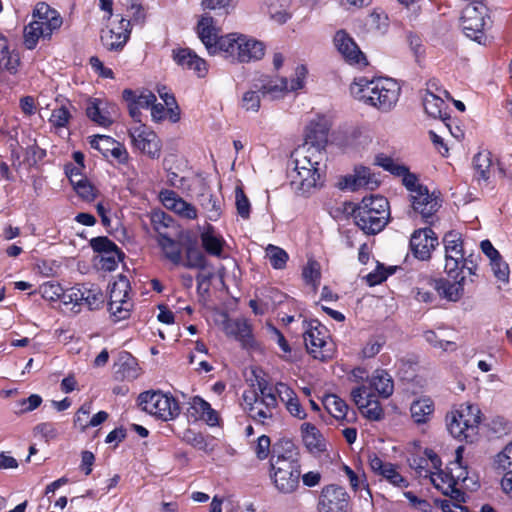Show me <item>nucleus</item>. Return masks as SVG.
Returning <instances> with one entry per match:
<instances>
[{"label":"nucleus","mask_w":512,"mask_h":512,"mask_svg":"<svg viewBox=\"0 0 512 512\" xmlns=\"http://www.w3.org/2000/svg\"><path fill=\"white\" fill-rule=\"evenodd\" d=\"M138 405L143 411L162 421L173 420L181 412L179 402L170 393H164L160 390H149L140 393Z\"/></svg>","instance_id":"9d476101"},{"label":"nucleus","mask_w":512,"mask_h":512,"mask_svg":"<svg viewBox=\"0 0 512 512\" xmlns=\"http://www.w3.org/2000/svg\"><path fill=\"white\" fill-rule=\"evenodd\" d=\"M177 237H171L164 240H158L157 244L163 253V256L174 266H180L182 263L184 242Z\"/></svg>","instance_id":"ea45409f"},{"label":"nucleus","mask_w":512,"mask_h":512,"mask_svg":"<svg viewBox=\"0 0 512 512\" xmlns=\"http://www.w3.org/2000/svg\"><path fill=\"white\" fill-rule=\"evenodd\" d=\"M375 164L401 178V183L408 192L410 216L420 217L421 221L428 225H433L438 220L437 213L443 203L439 190L430 191L420 182L418 174L411 172L407 166L399 162H375Z\"/></svg>","instance_id":"7ed1b4c3"},{"label":"nucleus","mask_w":512,"mask_h":512,"mask_svg":"<svg viewBox=\"0 0 512 512\" xmlns=\"http://www.w3.org/2000/svg\"><path fill=\"white\" fill-rule=\"evenodd\" d=\"M39 293L46 300H61L64 304H70L66 297L68 294V288L64 289L59 283L53 281L45 282L39 287Z\"/></svg>","instance_id":"49530a36"},{"label":"nucleus","mask_w":512,"mask_h":512,"mask_svg":"<svg viewBox=\"0 0 512 512\" xmlns=\"http://www.w3.org/2000/svg\"><path fill=\"white\" fill-rule=\"evenodd\" d=\"M482 412L478 405L461 403L446 415L447 429L457 440L473 443L479 434Z\"/></svg>","instance_id":"1a4fd4ad"},{"label":"nucleus","mask_w":512,"mask_h":512,"mask_svg":"<svg viewBox=\"0 0 512 512\" xmlns=\"http://www.w3.org/2000/svg\"><path fill=\"white\" fill-rule=\"evenodd\" d=\"M291 163L293 164L289 172L291 185L300 195L307 197L324 186L325 172L320 169V162Z\"/></svg>","instance_id":"9b49d317"},{"label":"nucleus","mask_w":512,"mask_h":512,"mask_svg":"<svg viewBox=\"0 0 512 512\" xmlns=\"http://www.w3.org/2000/svg\"><path fill=\"white\" fill-rule=\"evenodd\" d=\"M116 105L105 99L91 97L87 100L85 113L94 123L102 127H109L113 123V114Z\"/></svg>","instance_id":"a878e982"},{"label":"nucleus","mask_w":512,"mask_h":512,"mask_svg":"<svg viewBox=\"0 0 512 512\" xmlns=\"http://www.w3.org/2000/svg\"><path fill=\"white\" fill-rule=\"evenodd\" d=\"M33 432L46 443L56 440L59 436L57 425L53 422H41L34 427Z\"/></svg>","instance_id":"6e6d98bb"},{"label":"nucleus","mask_w":512,"mask_h":512,"mask_svg":"<svg viewBox=\"0 0 512 512\" xmlns=\"http://www.w3.org/2000/svg\"><path fill=\"white\" fill-rule=\"evenodd\" d=\"M425 339L431 346L443 351H455L457 349L455 342L440 339L434 331H427Z\"/></svg>","instance_id":"0e129e2a"},{"label":"nucleus","mask_w":512,"mask_h":512,"mask_svg":"<svg viewBox=\"0 0 512 512\" xmlns=\"http://www.w3.org/2000/svg\"><path fill=\"white\" fill-rule=\"evenodd\" d=\"M172 57L177 65L194 71L198 77H205L208 72L206 61L190 48L173 49Z\"/></svg>","instance_id":"c756f323"},{"label":"nucleus","mask_w":512,"mask_h":512,"mask_svg":"<svg viewBox=\"0 0 512 512\" xmlns=\"http://www.w3.org/2000/svg\"><path fill=\"white\" fill-rule=\"evenodd\" d=\"M490 266L493 271V275L498 281L502 283L509 282L510 268L502 256L493 261H490Z\"/></svg>","instance_id":"13d9d810"},{"label":"nucleus","mask_w":512,"mask_h":512,"mask_svg":"<svg viewBox=\"0 0 512 512\" xmlns=\"http://www.w3.org/2000/svg\"><path fill=\"white\" fill-rule=\"evenodd\" d=\"M235 198L238 215L243 219H248L250 217V202L242 188H236Z\"/></svg>","instance_id":"e2e57ef3"},{"label":"nucleus","mask_w":512,"mask_h":512,"mask_svg":"<svg viewBox=\"0 0 512 512\" xmlns=\"http://www.w3.org/2000/svg\"><path fill=\"white\" fill-rule=\"evenodd\" d=\"M307 352L315 359L327 361L333 356L332 343L329 342L330 335L325 326L318 320H311L303 334Z\"/></svg>","instance_id":"f8f14e48"},{"label":"nucleus","mask_w":512,"mask_h":512,"mask_svg":"<svg viewBox=\"0 0 512 512\" xmlns=\"http://www.w3.org/2000/svg\"><path fill=\"white\" fill-rule=\"evenodd\" d=\"M350 92L363 104L380 112H390L399 100L401 86L389 77L368 79L362 76L354 79L350 85Z\"/></svg>","instance_id":"423d86ee"},{"label":"nucleus","mask_w":512,"mask_h":512,"mask_svg":"<svg viewBox=\"0 0 512 512\" xmlns=\"http://www.w3.org/2000/svg\"><path fill=\"white\" fill-rule=\"evenodd\" d=\"M133 303L130 298H126L119 302L114 308H109V312L115 317L116 321L125 320L129 318Z\"/></svg>","instance_id":"338daca9"},{"label":"nucleus","mask_w":512,"mask_h":512,"mask_svg":"<svg viewBox=\"0 0 512 512\" xmlns=\"http://www.w3.org/2000/svg\"><path fill=\"white\" fill-rule=\"evenodd\" d=\"M486 17L487 7L485 4H467L461 16V27L464 34L478 43L486 40Z\"/></svg>","instance_id":"ddd939ff"},{"label":"nucleus","mask_w":512,"mask_h":512,"mask_svg":"<svg viewBox=\"0 0 512 512\" xmlns=\"http://www.w3.org/2000/svg\"><path fill=\"white\" fill-rule=\"evenodd\" d=\"M330 128L331 122L325 115H317L311 119L305 128L304 143L296 149V152L299 150H306L307 152L313 150L321 153L328 143Z\"/></svg>","instance_id":"4468645a"},{"label":"nucleus","mask_w":512,"mask_h":512,"mask_svg":"<svg viewBox=\"0 0 512 512\" xmlns=\"http://www.w3.org/2000/svg\"><path fill=\"white\" fill-rule=\"evenodd\" d=\"M302 277L304 282L316 292L321 280L320 264L316 260H308L307 264L303 267Z\"/></svg>","instance_id":"09e8293b"},{"label":"nucleus","mask_w":512,"mask_h":512,"mask_svg":"<svg viewBox=\"0 0 512 512\" xmlns=\"http://www.w3.org/2000/svg\"><path fill=\"white\" fill-rule=\"evenodd\" d=\"M131 30V20L122 17L118 26L102 31L101 43L108 51L121 52L130 39Z\"/></svg>","instance_id":"4be33fe9"},{"label":"nucleus","mask_w":512,"mask_h":512,"mask_svg":"<svg viewBox=\"0 0 512 512\" xmlns=\"http://www.w3.org/2000/svg\"><path fill=\"white\" fill-rule=\"evenodd\" d=\"M201 245L204 251L215 257H222L225 240L222 236H216L209 229L203 232L200 236Z\"/></svg>","instance_id":"a18cd8bd"},{"label":"nucleus","mask_w":512,"mask_h":512,"mask_svg":"<svg viewBox=\"0 0 512 512\" xmlns=\"http://www.w3.org/2000/svg\"><path fill=\"white\" fill-rule=\"evenodd\" d=\"M360 387L369 389L371 395H377L382 398H389L394 391V381L391 375L384 369H377L367 381Z\"/></svg>","instance_id":"2f4dec72"},{"label":"nucleus","mask_w":512,"mask_h":512,"mask_svg":"<svg viewBox=\"0 0 512 512\" xmlns=\"http://www.w3.org/2000/svg\"><path fill=\"white\" fill-rule=\"evenodd\" d=\"M463 451L464 447L459 446L456 449V459L442 469L440 457L432 449L425 450V455L429 457L432 468L435 469L434 475L431 476V483L443 495L458 502L465 501L464 490L470 488L467 484L468 468L462 465Z\"/></svg>","instance_id":"39448f33"},{"label":"nucleus","mask_w":512,"mask_h":512,"mask_svg":"<svg viewBox=\"0 0 512 512\" xmlns=\"http://www.w3.org/2000/svg\"><path fill=\"white\" fill-rule=\"evenodd\" d=\"M186 405V416L189 420L194 422L203 421L211 427L219 425L220 416L218 412L202 397L193 396L189 398Z\"/></svg>","instance_id":"b1692460"},{"label":"nucleus","mask_w":512,"mask_h":512,"mask_svg":"<svg viewBox=\"0 0 512 512\" xmlns=\"http://www.w3.org/2000/svg\"><path fill=\"white\" fill-rule=\"evenodd\" d=\"M89 244L94 252L103 255L116 254V256H119L121 253V249L107 236L94 237Z\"/></svg>","instance_id":"8fccbe9b"},{"label":"nucleus","mask_w":512,"mask_h":512,"mask_svg":"<svg viewBox=\"0 0 512 512\" xmlns=\"http://www.w3.org/2000/svg\"><path fill=\"white\" fill-rule=\"evenodd\" d=\"M114 375L117 380L132 381L139 376L137 359L127 351H121L114 363Z\"/></svg>","instance_id":"f704fd0d"},{"label":"nucleus","mask_w":512,"mask_h":512,"mask_svg":"<svg viewBox=\"0 0 512 512\" xmlns=\"http://www.w3.org/2000/svg\"><path fill=\"white\" fill-rule=\"evenodd\" d=\"M266 254L274 269L282 270L286 267L289 255L283 248L269 244L266 249Z\"/></svg>","instance_id":"3c124183"},{"label":"nucleus","mask_w":512,"mask_h":512,"mask_svg":"<svg viewBox=\"0 0 512 512\" xmlns=\"http://www.w3.org/2000/svg\"><path fill=\"white\" fill-rule=\"evenodd\" d=\"M184 248L185 258L182 257L183 266L188 269H204L207 265L205 255L199 250L196 237L192 236L189 231L184 235Z\"/></svg>","instance_id":"473e14b6"},{"label":"nucleus","mask_w":512,"mask_h":512,"mask_svg":"<svg viewBox=\"0 0 512 512\" xmlns=\"http://www.w3.org/2000/svg\"><path fill=\"white\" fill-rule=\"evenodd\" d=\"M92 408V401H86L78 408L73 418L74 428L78 429L81 432H85L88 429V423L90 420Z\"/></svg>","instance_id":"603ef678"},{"label":"nucleus","mask_w":512,"mask_h":512,"mask_svg":"<svg viewBox=\"0 0 512 512\" xmlns=\"http://www.w3.org/2000/svg\"><path fill=\"white\" fill-rule=\"evenodd\" d=\"M333 44L346 64L358 69H364L369 65L365 53L346 30L336 31Z\"/></svg>","instance_id":"2eb2a0df"},{"label":"nucleus","mask_w":512,"mask_h":512,"mask_svg":"<svg viewBox=\"0 0 512 512\" xmlns=\"http://www.w3.org/2000/svg\"><path fill=\"white\" fill-rule=\"evenodd\" d=\"M287 79L282 78L280 80V85H272L270 82L266 84H262L258 91H247L244 93L242 97V107L246 111L257 112L260 108V96L261 93L263 96L265 95H273L276 96L278 93L284 92L287 90Z\"/></svg>","instance_id":"7c9ffc66"},{"label":"nucleus","mask_w":512,"mask_h":512,"mask_svg":"<svg viewBox=\"0 0 512 512\" xmlns=\"http://www.w3.org/2000/svg\"><path fill=\"white\" fill-rule=\"evenodd\" d=\"M272 447L273 445H271L270 437L267 435H261L258 437L253 450L257 459L263 461L268 458L270 459L272 456Z\"/></svg>","instance_id":"bf43d9fd"},{"label":"nucleus","mask_w":512,"mask_h":512,"mask_svg":"<svg viewBox=\"0 0 512 512\" xmlns=\"http://www.w3.org/2000/svg\"><path fill=\"white\" fill-rule=\"evenodd\" d=\"M242 398L245 412L256 424L273 425L280 416L279 401L292 417L299 420L307 417L297 393L281 381L273 383L266 377L256 375L251 388L243 392Z\"/></svg>","instance_id":"f257e3e1"},{"label":"nucleus","mask_w":512,"mask_h":512,"mask_svg":"<svg viewBox=\"0 0 512 512\" xmlns=\"http://www.w3.org/2000/svg\"><path fill=\"white\" fill-rule=\"evenodd\" d=\"M231 333L242 348L247 350H257L260 345L254 337L252 325L246 319H236L233 322Z\"/></svg>","instance_id":"4c0bfd02"},{"label":"nucleus","mask_w":512,"mask_h":512,"mask_svg":"<svg viewBox=\"0 0 512 512\" xmlns=\"http://www.w3.org/2000/svg\"><path fill=\"white\" fill-rule=\"evenodd\" d=\"M42 397L38 394H31L28 398L17 401L16 414H24L37 409L42 403Z\"/></svg>","instance_id":"052dcab7"},{"label":"nucleus","mask_w":512,"mask_h":512,"mask_svg":"<svg viewBox=\"0 0 512 512\" xmlns=\"http://www.w3.org/2000/svg\"><path fill=\"white\" fill-rule=\"evenodd\" d=\"M423 106L425 112L432 118L443 120L449 116L447 104L438 94L425 93L423 96Z\"/></svg>","instance_id":"a19ab883"},{"label":"nucleus","mask_w":512,"mask_h":512,"mask_svg":"<svg viewBox=\"0 0 512 512\" xmlns=\"http://www.w3.org/2000/svg\"><path fill=\"white\" fill-rule=\"evenodd\" d=\"M445 248L444 270L448 277H456L460 272L459 265L465 257L464 240L461 233L449 231L443 237Z\"/></svg>","instance_id":"a211bd4d"},{"label":"nucleus","mask_w":512,"mask_h":512,"mask_svg":"<svg viewBox=\"0 0 512 512\" xmlns=\"http://www.w3.org/2000/svg\"><path fill=\"white\" fill-rule=\"evenodd\" d=\"M379 184L380 182L376 175L372 173L369 168L364 166L356 168L353 175H346L339 182L341 189L350 191H357L360 188L373 190L377 188Z\"/></svg>","instance_id":"cd10ccee"},{"label":"nucleus","mask_w":512,"mask_h":512,"mask_svg":"<svg viewBox=\"0 0 512 512\" xmlns=\"http://www.w3.org/2000/svg\"><path fill=\"white\" fill-rule=\"evenodd\" d=\"M129 284L126 281L114 282L110 289L108 309L114 308L119 302L128 298Z\"/></svg>","instance_id":"5fc2aeb1"},{"label":"nucleus","mask_w":512,"mask_h":512,"mask_svg":"<svg viewBox=\"0 0 512 512\" xmlns=\"http://www.w3.org/2000/svg\"><path fill=\"white\" fill-rule=\"evenodd\" d=\"M89 65L99 77L115 79V74L112 69L104 66L103 62L97 56H91L89 58Z\"/></svg>","instance_id":"774afa93"},{"label":"nucleus","mask_w":512,"mask_h":512,"mask_svg":"<svg viewBox=\"0 0 512 512\" xmlns=\"http://www.w3.org/2000/svg\"><path fill=\"white\" fill-rule=\"evenodd\" d=\"M199 203L211 221H217L222 214V201L210 192L199 196Z\"/></svg>","instance_id":"c03bdc74"},{"label":"nucleus","mask_w":512,"mask_h":512,"mask_svg":"<svg viewBox=\"0 0 512 512\" xmlns=\"http://www.w3.org/2000/svg\"><path fill=\"white\" fill-rule=\"evenodd\" d=\"M197 34L210 55L220 54L231 62L248 63L260 60L265 53L261 41L245 35L230 33L218 36L215 20L209 13L204 14L197 23Z\"/></svg>","instance_id":"f03ea898"},{"label":"nucleus","mask_w":512,"mask_h":512,"mask_svg":"<svg viewBox=\"0 0 512 512\" xmlns=\"http://www.w3.org/2000/svg\"><path fill=\"white\" fill-rule=\"evenodd\" d=\"M164 195L163 201L165 205H168V202L172 201V208L183 218L194 220L197 218V209L190 203L184 201L183 199H176V193L174 191H166L162 193Z\"/></svg>","instance_id":"37998d69"},{"label":"nucleus","mask_w":512,"mask_h":512,"mask_svg":"<svg viewBox=\"0 0 512 512\" xmlns=\"http://www.w3.org/2000/svg\"><path fill=\"white\" fill-rule=\"evenodd\" d=\"M68 302L77 306H85L89 310L101 308L105 301V296L101 288L94 283H79L68 288L66 295Z\"/></svg>","instance_id":"f3484780"},{"label":"nucleus","mask_w":512,"mask_h":512,"mask_svg":"<svg viewBox=\"0 0 512 512\" xmlns=\"http://www.w3.org/2000/svg\"><path fill=\"white\" fill-rule=\"evenodd\" d=\"M437 245L438 237L430 227L415 230L410 238V249L413 255L422 261L431 258V253Z\"/></svg>","instance_id":"5701e85b"},{"label":"nucleus","mask_w":512,"mask_h":512,"mask_svg":"<svg viewBox=\"0 0 512 512\" xmlns=\"http://www.w3.org/2000/svg\"><path fill=\"white\" fill-rule=\"evenodd\" d=\"M351 497L342 486L329 484L322 488L318 503V512H351Z\"/></svg>","instance_id":"dca6fc26"},{"label":"nucleus","mask_w":512,"mask_h":512,"mask_svg":"<svg viewBox=\"0 0 512 512\" xmlns=\"http://www.w3.org/2000/svg\"><path fill=\"white\" fill-rule=\"evenodd\" d=\"M77 195L85 201L91 202L96 198V188L88 178L80 179L72 185Z\"/></svg>","instance_id":"4d7b16f0"},{"label":"nucleus","mask_w":512,"mask_h":512,"mask_svg":"<svg viewBox=\"0 0 512 512\" xmlns=\"http://www.w3.org/2000/svg\"><path fill=\"white\" fill-rule=\"evenodd\" d=\"M269 476L273 486L281 494H293L299 489L301 453L292 440L282 438L273 444Z\"/></svg>","instance_id":"20e7f679"},{"label":"nucleus","mask_w":512,"mask_h":512,"mask_svg":"<svg viewBox=\"0 0 512 512\" xmlns=\"http://www.w3.org/2000/svg\"><path fill=\"white\" fill-rule=\"evenodd\" d=\"M74 108L71 101L65 99L59 107L52 110L49 123L55 130L67 128L72 119L71 109Z\"/></svg>","instance_id":"79ce46f5"},{"label":"nucleus","mask_w":512,"mask_h":512,"mask_svg":"<svg viewBox=\"0 0 512 512\" xmlns=\"http://www.w3.org/2000/svg\"><path fill=\"white\" fill-rule=\"evenodd\" d=\"M323 405L327 412L336 420L346 421L347 423L356 420V412L354 410L349 413V406L336 394H328L323 399Z\"/></svg>","instance_id":"e433bc0d"},{"label":"nucleus","mask_w":512,"mask_h":512,"mask_svg":"<svg viewBox=\"0 0 512 512\" xmlns=\"http://www.w3.org/2000/svg\"><path fill=\"white\" fill-rule=\"evenodd\" d=\"M453 281L446 278H428L427 283L439 295L440 298L450 302L459 301L464 295L465 276L457 274L456 277H449Z\"/></svg>","instance_id":"393cba45"},{"label":"nucleus","mask_w":512,"mask_h":512,"mask_svg":"<svg viewBox=\"0 0 512 512\" xmlns=\"http://www.w3.org/2000/svg\"><path fill=\"white\" fill-rule=\"evenodd\" d=\"M435 411L434 401L430 397L414 400L410 406L411 418L417 425L428 423Z\"/></svg>","instance_id":"58836bf2"},{"label":"nucleus","mask_w":512,"mask_h":512,"mask_svg":"<svg viewBox=\"0 0 512 512\" xmlns=\"http://www.w3.org/2000/svg\"><path fill=\"white\" fill-rule=\"evenodd\" d=\"M385 341L382 337H371L361 350L363 358L370 359L375 357L384 346Z\"/></svg>","instance_id":"680f3d73"},{"label":"nucleus","mask_w":512,"mask_h":512,"mask_svg":"<svg viewBox=\"0 0 512 512\" xmlns=\"http://www.w3.org/2000/svg\"><path fill=\"white\" fill-rule=\"evenodd\" d=\"M351 397L358 406L362 415L371 421H380L384 417V410L377 395H371L369 389L356 387L351 391Z\"/></svg>","instance_id":"aec40b11"},{"label":"nucleus","mask_w":512,"mask_h":512,"mask_svg":"<svg viewBox=\"0 0 512 512\" xmlns=\"http://www.w3.org/2000/svg\"><path fill=\"white\" fill-rule=\"evenodd\" d=\"M369 466L374 474L382 477L391 485L398 488H407L408 480L397 470V466L390 462H385L376 453L369 456Z\"/></svg>","instance_id":"bb28decb"},{"label":"nucleus","mask_w":512,"mask_h":512,"mask_svg":"<svg viewBox=\"0 0 512 512\" xmlns=\"http://www.w3.org/2000/svg\"><path fill=\"white\" fill-rule=\"evenodd\" d=\"M129 136L133 147L151 159L160 156V139L157 134L144 124L129 129Z\"/></svg>","instance_id":"6ab92c4d"},{"label":"nucleus","mask_w":512,"mask_h":512,"mask_svg":"<svg viewBox=\"0 0 512 512\" xmlns=\"http://www.w3.org/2000/svg\"><path fill=\"white\" fill-rule=\"evenodd\" d=\"M352 216L357 227L366 235H376L390 220L389 201L381 195L364 197L353 209Z\"/></svg>","instance_id":"0eeeda50"},{"label":"nucleus","mask_w":512,"mask_h":512,"mask_svg":"<svg viewBox=\"0 0 512 512\" xmlns=\"http://www.w3.org/2000/svg\"><path fill=\"white\" fill-rule=\"evenodd\" d=\"M63 24L59 12L45 2L36 4L32 21L23 30V45L28 50L37 47L39 39H50L55 31H58Z\"/></svg>","instance_id":"6e6552de"},{"label":"nucleus","mask_w":512,"mask_h":512,"mask_svg":"<svg viewBox=\"0 0 512 512\" xmlns=\"http://www.w3.org/2000/svg\"><path fill=\"white\" fill-rule=\"evenodd\" d=\"M122 98L124 101H131L140 108H149L156 102V96L150 90H143L138 94L137 91L126 88L122 92Z\"/></svg>","instance_id":"de8ad7c7"},{"label":"nucleus","mask_w":512,"mask_h":512,"mask_svg":"<svg viewBox=\"0 0 512 512\" xmlns=\"http://www.w3.org/2000/svg\"><path fill=\"white\" fill-rule=\"evenodd\" d=\"M150 222L153 231L156 233V241L171 237L183 239L186 231L182 230L174 218L162 211L154 210L150 215Z\"/></svg>","instance_id":"412c9836"},{"label":"nucleus","mask_w":512,"mask_h":512,"mask_svg":"<svg viewBox=\"0 0 512 512\" xmlns=\"http://www.w3.org/2000/svg\"><path fill=\"white\" fill-rule=\"evenodd\" d=\"M89 143L92 149L97 150L99 154L106 159L113 157L117 160H121L122 156H124L125 159L128 156L125 146L110 136H90Z\"/></svg>","instance_id":"c85d7f7f"},{"label":"nucleus","mask_w":512,"mask_h":512,"mask_svg":"<svg viewBox=\"0 0 512 512\" xmlns=\"http://www.w3.org/2000/svg\"><path fill=\"white\" fill-rule=\"evenodd\" d=\"M21 60L18 51L12 47L10 40L0 33V72L15 75Z\"/></svg>","instance_id":"72a5a7b5"},{"label":"nucleus","mask_w":512,"mask_h":512,"mask_svg":"<svg viewBox=\"0 0 512 512\" xmlns=\"http://www.w3.org/2000/svg\"><path fill=\"white\" fill-rule=\"evenodd\" d=\"M302 441L306 449L313 455H320L326 451V440L320 430L311 423L301 425Z\"/></svg>","instance_id":"c9c22d12"},{"label":"nucleus","mask_w":512,"mask_h":512,"mask_svg":"<svg viewBox=\"0 0 512 512\" xmlns=\"http://www.w3.org/2000/svg\"><path fill=\"white\" fill-rule=\"evenodd\" d=\"M495 469L499 472L512 473V441L497 454L494 460Z\"/></svg>","instance_id":"864d4df0"},{"label":"nucleus","mask_w":512,"mask_h":512,"mask_svg":"<svg viewBox=\"0 0 512 512\" xmlns=\"http://www.w3.org/2000/svg\"><path fill=\"white\" fill-rule=\"evenodd\" d=\"M84 168V162H68L65 165V173L71 185L75 184L77 180L86 178V175L83 173Z\"/></svg>","instance_id":"69168bd1"}]
</instances>
